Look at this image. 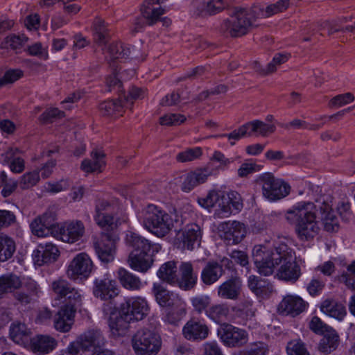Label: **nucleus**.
Listing matches in <instances>:
<instances>
[{
    "label": "nucleus",
    "mask_w": 355,
    "mask_h": 355,
    "mask_svg": "<svg viewBox=\"0 0 355 355\" xmlns=\"http://www.w3.org/2000/svg\"><path fill=\"white\" fill-rule=\"evenodd\" d=\"M289 55L286 53H277L273 57L272 61L269 62L266 68V73H273L277 67L288 61Z\"/></svg>",
    "instance_id": "nucleus-62"
},
{
    "label": "nucleus",
    "mask_w": 355,
    "mask_h": 355,
    "mask_svg": "<svg viewBox=\"0 0 355 355\" xmlns=\"http://www.w3.org/2000/svg\"><path fill=\"white\" fill-rule=\"evenodd\" d=\"M248 284L249 288L257 295L266 294L272 288L268 279L255 275L249 277Z\"/></svg>",
    "instance_id": "nucleus-46"
},
{
    "label": "nucleus",
    "mask_w": 355,
    "mask_h": 355,
    "mask_svg": "<svg viewBox=\"0 0 355 355\" xmlns=\"http://www.w3.org/2000/svg\"><path fill=\"white\" fill-rule=\"evenodd\" d=\"M105 166V154L96 150L92 152L91 159L83 161L81 169L85 173L101 172Z\"/></svg>",
    "instance_id": "nucleus-37"
},
{
    "label": "nucleus",
    "mask_w": 355,
    "mask_h": 355,
    "mask_svg": "<svg viewBox=\"0 0 355 355\" xmlns=\"http://www.w3.org/2000/svg\"><path fill=\"white\" fill-rule=\"evenodd\" d=\"M121 285L129 291H139L142 286L140 278L128 270L120 268L116 275Z\"/></svg>",
    "instance_id": "nucleus-38"
},
{
    "label": "nucleus",
    "mask_w": 355,
    "mask_h": 355,
    "mask_svg": "<svg viewBox=\"0 0 355 355\" xmlns=\"http://www.w3.org/2000/svg\"><path fill=\"white\" fill-rule=\"evenodd\" d=\"M153 252H130L128 263L132 270L145 273L153 265Z\"/></svg>",
    "instance_id": "nucleus-32"
},
{
    "label": "nucleus",
    "mask_w": 355,
    "mask_h": 355,
    "mask_svg": "<svg viewBox=\"0 0 355 355\" xmlns=\"http://www.w3.org/2000/svg\"><path fill=\"white\" fill-rule=\"evenodd\" d=\"M202 239V230L200 227L191 223L186 225L176 235L177 244L178 248L182 250H192L199 247Z\"/></svg>",
    "instance_id": "nucleus-16"
},
{
    "label": "nucleus",
    "mask_w": 355,
    "mask_h": 355,
    "mask_svg": "<svg viewBox=\"0 0 355 355\" xmlns=\"http://www.w3.org/2000/svg\"><path fill=\"white\" fill-rule=\"evenodd\" d=\"M186 304L184 300L166 307L164 320L171 324H177L186 314Z\"/></svg>",
    "instance_id": "nucleus-40"
},
{
    "label": "nucleus",
    "mask_w": 355,
    "mask_h": 355,
    "mask_svg": "<svg viewBox=\"0 0 355 355\" xmlns=\"http://www.w3.org/2000/svg\"><path fill=\"white\" fill-rule=\"evenodd\" d=\"M92 31L94 42L98 46L105 45L108 39V33L104 21L100 18L95 19Z\"/></svg>",
    "instance_id": "nucleus-48"
},
{
    "label": "nucleus",
    "mask_w": 355,
    "mask_h": 355,
    "mask_svg": "<svg viewBox=\"0 0 355 355\" xmlns=\"http://www.w3.org/2000/svg\"><path fill=\"white\" fill-rule=\"evenodd\" d=\"M103 52L106 58L111 61L128 58L131 54L130 48L121 42L110 43Z\"/></svg>",
    "instance_id": "nucleus-39"
},
{
    "label": "nucleus",
    "mask_w": 355,
    "mask_h": 355,
    "mask_svg": "<svg viewBox=\"0 0 355 355\" xmlns=\"http://www.w3.org/2000/svg\"><path fill=\"white\" fill-rule=\"evenodd\" d=\"M308 304L299 296L288 295L278 306V311L284 315L295 317L305 311Z\"/></svg>",
    "instance_id": "nucleus-23"
},
{
    "label": "nucleus",
    "mask_w": 355,
    "mask_h": 355,
    "mask_svg": "<svg viewBox=\"0 0 355 355\" xmlns=\"http://www.w3.org/2000/svg\"><path fill=\"white\" fill-rule=\"evenodd\" d=\"M94 220L102 233L116 234L118 227L126 223L128 215L115 200H98L95 205Z\"/></svg>",
    "instance_id": "nucleus-5"
},
{
    "label": "nucleus",
    "mask_w": 355,
    "mask_h": 355,
    "mask_svg": "<svg viewBox=\"0 0 355 355\" xmlns=\"http://www.w3.org/2000/svg\"><path fill=\"white\" fill-rule=\"evenodd\" d=\"M145 94L146 92L144 89L134 86L129 89L128 94L127 96H124L122 101L125 104V107L126 108H131L134 101L144 98Z\"/></svg>",
    "instance_id": "nucleus-54"
},
{
    "label": "nucleus",
    "mask_w": 355,
    "mask_h": 355,
    "mask_svg": "<svg viewBox=\"0 0 355 355\" xmlns=\"http://www.w3.org/2000/svg\"><path fill=\"white\" fill-rule=\"evenodd\" d=\"M94 267L90 257L86 252H80L69 263L66 274L73 281L85 280L90 276Z\"/></svg>",
    "instance_id": "nucleus-8"
},
{
    "label": "nucleus",
    "mask_w": 355,
    "mask_h": 355,
    "mask_svg": "<svg viewBox=\"0 0 355 355\" xmlns=\"http://www.w3.org/2000/svg\"><path fill=\"white\" fill-rule=\"evenodd\" d=\"M152 293L155 301L162 307H170L171 305L182 301L183 300L176 293L167 290L162 284L154 283Z\"/></svg>",
    "instance_id": "nucleus-28"
},
{
    "label": "nucleus",
    "mask_w": 355,
    "mask_h": 355,
    "mask_svg": "<svg viewBox=\"0 0 355 355\" xmlns=\"http://www.w3.org/2000/svg\"><path fill=\"white\" fill-rule=\"evenodd\" d=\"M51 288L58 300H63V302L69 301L67 304H73V306L82 300L80 291L71 286V284L64 279H58L51 283Z\"/></svg>",
    "instance_id": "nucleus-18"
},
{
    "label": "nucleus",
    "mask_w": 355,
    "mask_h": 355,
    "mask_svg": "<svg viewBox=\"0 0 355 355\" xmlns=\"http://www.w3.org/2000/svg\"><path fill=\"white\" fill-rule=\"evenodd\" d=\"M319 344L320 352L329 354L334 351L339 345V336L332 328L323 334Z\"/></svg>",
    "instance_id": "nucleus-41"
},
{
    "label": "nucleus",
    "mask_w": 355,
    "mask_h": 355,
    "mask_svg": "<svg viewBox=\"0 0 355 355\" xmlns=\"http://www.w3.org/2000/svg\"><path fill=\"white\" fill-rule=\"evenodd\" d=\"M119 239L117 234L102 233L100 238L94 241L95 252L102 262L109 263L114 260Z\"/></svg>",
    "instance_id": "nucleus-12"
},
{
    "label": "nucleus",
    "mask_w": 355,
    "mask_h": 355,
    "mask_svg": "<svg viewBox=\"0 0 355 355\" xmlns=\"http://www.w3.org/2000/svg\"><path fill=\"white\" fill-rule=\"evenodd\" d=\"M39 180L40 175L38 171L27 172L21 177L19 184L22 189H28L35 186Z\"/></svg>",
    "instance_id": "nucleus-57"
},
{
    "label": "nucleus",
    "mask_w": 355,
    "mask_h": 355,
    "mask_svg": "<svg viewBox=\"0 0 355 355\" xmlns=\"http://www.w3.org/2000/svg\"><path fill=\"white\" fill-rule=\"evenodd\" d=\"M210 330L204 320L192 318L182 328V335L187 340L202 341L205 340Z\"/></svg>",
    "instance_id": "nucleus-20"
},
{
    "label": "nucleus",
    "mask_w": 355,
    "mask_h": 355,
    "mask_svg": "<svg viewBox=\"0 0 355 355\" xmlns=\"http://www.w3.org/2000/svg\"><path fill=\"white\" fill-rule=\"evenodd\" d=\"M26 51L31 56H36L44 60L49 58L47 47L44 46L41 42H35L28 46Z\"/></svg>",
    "instance_id": "nucleus-58"
},
{
    "label": "nucleus",
    "mask_w": 355,
    "mask_h": 355,
    "mask_svg": "<svg viewBox=\"0 0 355 355\" xmlns=\"http://www.w3.org/2000/svg\"><path fill=\"white\" fill-rule=\"evenodd\" d=\"M64 116V112L58 108H49L42 114L40 120L44 123H51L55 119H60Z\"/></svg>",
    "instance_id": "nucleus-63"
},
{
    "label": "nucleus",
    "mask_w": 355,
    "mask_h": 355,
    "mask_svg": "<svg viewBox=\"0 0 355 355\" xmlns=\"http://www.w3.org/2000/svg\"><path fill=\"white\" fill-rule=\"evenodd\" d=\"M254 264L259 274L272 275L279 266L275 277L286 282H295L301 275L299 265L295 261V252L284 242L275 243L273 248L257 245L252 250Z\"/></svg>",
    "instance_id": "nucleus-1"
},
{
    "label": "nucleus",
    "mask_w": 355,
    "mask_h": 355,
    "mask_svg": "<svg viewBox=\"0 0 355 355\" xmlns=\"http://www.w3.org/2000/svg\"><path fill=\"white\" fill-rule=\"evenodd\" d=\"M138 218L149 232L159 238L168 235L173 227L181 225L182 220L176 213H167L162 208L149 204L138 213Z\"/></svg>",
    "instance_id": "nucleus-4"
},
{
    "label": "nucleus",
    "mask_w": 355,
    "mask_h": 355,
    "mask_svg": "<svg viewBox=\"0 0 355 355\" xmlns=\"http://www.w3.org/2000/svg\"><path fill=\"white\" fill-rule=\"evenodd\" d=\"M132 346L136 355H157L161 349L162 339L154 330L144 328L134 335Z\"/></svg>",
    "instance_id": "nucleus-6"
},
{
    "label": "nucleus",
    "mask_w": 355,
    "mask_h": 355,
    "mask_svg": "<svg viewBox=\"0 0 355 355\" xmlns=\"http://www.w3.org/2000/svg\"><path fill=\"white\" fill-rule=\"evenodd\" d=\"M119 292L116 281L109 274L94 280L92 293L96 298L103 301H111L119 295Z\"/></svg>",
    "instance_id": "nucleus-13"
},
{
    "label": "nucleus",
    "mask_w": 355,
    "mask_h": 355,
    "mask_svg": "<svg viewBox=\"0 0 355 355\" xmlns=\"http://www.w3.org/2000/svg\"><path fill=\"white\" fill-rule=\"evenodd\" d=\"M320 209L324 230L329 232H337L339 229V224L338 218L332 209V205L323 202Z\"/></svg>",
    "instance_id": "nucleus-36"
},
{
    "label": "nucleus",
    "mask_w": 355,
    "mask_h": 355,
    "mask_svg": "<svg viewBox=\"0 0 355 355\" xmlns=\"http://www.w3.org/2000/svg\"><path fill=\"white\" fill-rule=\"evenodd\" d=\"M262 187V193L271 201L282 199L288 195L290 186L284 181L275 178L270 173H264L259 178Z\"/></svg>",
    "instance_id": "nucleus-7"
},
{
    "label": "nucleus",
    "mask_w": 355,
    "mask_h": 355,
    "mask_svg": "<svg viewBox=\"0 0 355 355\" xmlns=\"http://www.w3.org/2000/svg\"><path fill=\"white\" fill-rule=\"evenodd\" d=\"M206 316L220 325L233 320L230 306L224 302L211 304L206 311Z\"/></svg>",
    "instance_id": "nucleus-34"
},
{
    "label": "nucleus",
    "mask_w": 355,
    "mask_h": 355,
    "mask_svg": "<svg viewBox=\"0 0 355 355\" xmlns=\"http://www.w3.org/2000/svg\"><path fill=\"white\" fill-rule=\"evenodd\" d=\"M218 336L226 347H241L248 341V334L243 329L229 323H223L217 331Z\"/></svg>",
    "instance_id": "nucleus-9"
},
{
    "label": "nucleus",
    "mask_w": 355,
    "mask_h": 355,
    "mask_svg": "<svg viewBox=\"0 0 355 355\" xmlns=\"http://www.w3.org/2000/svg\"><path fill=\"white\" fill-rule=\"evenodd\" d=\"M288 5V0H279L268 6L265 10L258 6L250 8H236L230 17L223 21L220 30L231 37L242 36L248 32L257 18L282 12L286 10Z\"/></svg>",
    "instance_id": "nucleus-2"
},
{
    "label": "nucleus",
    "mask_w": 355,
    "mask_h": 355,
    "mask_svg": "<svg viewBox=\"0 0 355 355\" xmlns=\"http://www.w3.org/2000/svg\"><path fill=\"white\" fill-rule=\"evenodd\" d=\"M288 355H311L306 344L300 339H293L286 345Z\"/></svg>",
    "instance_id": "nucleus-51"
},
{
    "label": "nucleus",
    "mask_w": 355,
    "mask_h": 355,
    "mask_svg": "<svg viewBox=\"0 0 355 355\" xmlns=\"http://www.w3.org/2000/svg\"><path fill=\"white\" fill-rule=\"evenodd\" d=\"M21 286L18 276L13 274L3 275L0 277V297L4 294L12 293Z\"/></svg>",
    "instance_id": "nucleus-44"
},
{
    "label": "nucleus",
    "mask_w": 355,
    "mask_h": 355,
    "mask_svg": "<svg viewBox=\"0 0 355 355\" xmlns=\"http://www.w3.org/2000/svg\"><path fill=\"white\" fill-rule=\"evenodd\" d=\"M54 238L68 243L80 240L85 234V226L80 220H72L57 224L54 230Z\"/></svg>",
    "instance_id": "nucleus-14"
},
{
    "label": "nucleus",
    "mask_w": 355,
    "mask_h": 355,
    "mask_svg": "<svg viewBox=\"0 0 355 355\" xmlns=\"http://www.w3.org/2000/svg\"><path fill=\"white\" fill-rule=\"evenodd\" d=\"M220 237L227 245L239 243L246 234V228L243 223L236 220H229L220 223L218 226Z\"/></svg>",
    "instance_id": "nucleus-17"
},
{
    "label": "nucleus",
    "mask_w": 355,
    "mask_h": 355,
    "mask_svg": "<svg viewBox=\"0 0 355 355\" xmlns=\"http://www.w3.org/2000/svg\"><path fill=\"white\" fill-rule=\"evenodd\" d=\"M103 312L105 314H110L108 324L112 334L117 336L124 335L130 327V322L132 320L122 314L121 309L117 313L115 311V306H112V304L104 305Z\"/></svg>",
    "instance_id": "nucleus-19"
},
{
    "label": "nucleus",
    "mask_w": 355,
    "mask_h": 355,
    "mask_svg": "<svg viewBox=\"0 0 355 355\" xmlns=\"http://www.w3.org/2000/svg\"><path fill=\"white\" fill-rule=\"evenodd\" d=\"M230 201V198H226L225 193L220 190H211L206 197L198 199L199 205L205 208L216 207V214L220 218L227 217L232 214Z\"/></svg>",
    "instance_id": "nucleus-10"
},
{
    "label": "nucleus",
    "mask_w": 355,
    "mask_h": 355,
    "mask_svg": "<svg viewBox=\"0 0 355 355\" xmlns=\"http://www.w3.org/2000/svg\"><path fill=\"white\" fill-rule=\"evenodd\" d=\"M177 266L173 261L164 263L157 272V277L170 284L178 283Z\"/></svg>",
    "instance_id": "nucleus-42"
},
{
    "label": "nucleus",
    "mask_w": 355,
    "mask_h": 355,
    "mask_svg": "<svg viewBox=\"0 0 355 355\" xmlns=\"http://www.w3.org/2000/svg\"><path fill=\"white\" fill-rule=\"evenodd\" d=\"M248 134L249 132L248 131L246 125L245 123L229 134L219 135L215 136V137H227L230 141V144L232 146H234L235 144L236 141H238L243 137H248Z\"/></svg>",
    "instance_id": "nucleus-55"
},
{
    "label": "nucleus",
    "mask_w": 355,
    "mask_h": 355,
    "mask_svg": "<svg viewBox=\"0 0 355 355\" xmlns=\"http://www.w3.org/2000/svg\"><path fill=\"white\" fill-rule=\"evenodd\" d=\"M354 101V96L351 92H347L339 94L331 99L329 106L334 107H340L349 104Z\"/></svg>",
    "instance_id": "nucleus-60"
},
{
    "label": "nucleus",
    "mask_w": 355,
    "mask_h": 355,
    "mask_svg": "<svg viewBox=\"0 0 355 355\" xmlns=\"http://www.w3.org/2000/svg\"><path fill=\"white\" fill-rule=\"evenodd\" d=\"M247 130L249 132L248 136L253 134L256 135L266 136L268 134L272 133L275 130V127L273 125L266 124L259 120H254L252 121L245 123Z\"/></svg>",
    "instance_id": "nucleus-47"
},
{
    "label": "nucleus",
    "mask_w": 355,
    "mask_h": 355,
    "mask_svg": "<svg viewBox=\"0 0 355 355\" xmlns=\"http://www.w3.org/2000/svg\"><path fill=\"white\" fill-rule=\"evenodd\" d=\"M232 263V260L227 257H223L219 261H208L201 271L202 282L206 286L215 284L225 274V268H230Z\"/></svg>",
    "instance_id": "nucleus-15"
},
{
    "label": "nucleus",
    "mask_w": 355,
    "mask_h": 355,
    "mask_svg": "<svg viewBox=\"0 0 355 355\" xmlns=\"http://www.w3.org/2000/svg\"><path fill=\"white\" fill-rule=\"evenodd\" d=\"M126 245L132 248L131 252H157L159 245L153 244L149 240L133 232H128L125 236Z\"/></svg>",
    "instance_id": "nucleus-24"
},
{
    "label": "nucleus",
    "mask_w": 355,
    "mask_h": 355,
    "mask_svg": "<svg viewBox=\"0 0 355 355\" xmlns=\"http://www.w3.org/2000/svg\"><path fill=\"white\" fill-rule=\"evenodd\" d=\"M29 333L28 329L24 323L13 322L10 327V338L18 344L25 342Z\"/></svg>",
    "instance_id": "nucleus-49"
},
{
    "label": "nucleus",
    "mask_w": 355,
    "mask_h": 355,
    "mask_svg": "<svg viewBox=\"0 0 355 355\" xmlns=\"http://www.w3.org/2000/svg\"><path fill=\"white\" fill-rule=\"evenodd\" d=\"M201 155L202 150L200 148H189L179 153L176 156V159L179 162H191L198 158Z\"/></svg>",
    "instance_id": "nucleus-56"
},
{
    "label": "nucleus",
    "mask_w": 355,
    "mask_h": 355,
    "mask_svg": "<svg viewBox=\"0 0 355 355\" xmlns=\"http://www.w3.org/2000/svg\"><path fill=\"white\" fill-rule=\"evenodd\" d=\"M58 345L56 339L49 335H37L31 339L30 347L37 354H46L53 351Z\"/></svg>",
    "instance_id": "nucleus-30"
},
{
    "label": "nucleus",
    "mask_w": 355,
    "mask_h": 355,
    "mask_svg": "<svg viewBox=\"0 0 355 355\" xmlns=\"http://www.w3.org/2000/svg\"><path fill=\"white\" fill-rule=\"evenodd\" d=\"M22 76L23 72L19 69H10L7 71L4 75L0 78V87L8 84L13 83L22 77Z\"/></svg>",
    "instance_id": "nucleus-61"
},
{
    "label": "nucleus",
    "mask_w": 355,
    "mask_h": 355,
    "mask_svg": "<svg viewBox=\"0 0 355 355\" xmlns=\"http://www.w3.org/2000/svg\"><path fill=\"white\" fill-rule=\"evenodd\" d=\"M269 353L268 345L263 342H254L250 347L241 352L239 355H268Z\"/></svg>",
    "instance_id": "nucleus-53"
},
{
    "label": "nucleus",
    "mask_w": 355,
    "mask_h": 355,
    "mask_svg": "<svg viewBox=\"0 0 355 355\" xmlns=\"http://www.w3.org/2000/svg\"><path fill=\"white\" fill-rule=\"evenodd\" d=\"M180 278L178 284L183 290L189 291L195 287L198 281V275L193 271L191 262H182L179 266Z\"/></svg>",
    "instance_id": "nucleus-29"
},
{
    "label": "nucleus",
    "mask_w": 355,
    "mask_h": 355,
    "mask_svg": "<svg viewBox=\"0 0 355 355\" xmlns=\"http://www.w3.org/2000/svg\"><path fill=\"white\" fill-rule=\"evenodd\" d=\"M27 41L28 38L24 35H11L5 38L1 43V47L17 50L21 49Z\"/></svg>",
    "instance_id": "nucleus-52"
},
{
    "label": "nucleus",
    "mask_w": 355,
    "mask_h": 355,
    "mask_svg": "<svg viewBox=\"0 0 355 355\" xmlns=\"http://www.w3.org/2000/svg\"><path fill=\"white\" fill-rule=\"evenodd\" d=\"M211 298L207 295H199L191 299V303L193 310L198 314L205 312L206 315V311L211 306Z\"/></svg>",
    "instance_id": "nucleus-50"
},
{
    "label": "nucleus",
    "mask_w": 355,
    "mask_h": 355,
    "mask_svg": "<svg viewBox=\"0 0 355 355\" xmlns=\"http://www.w3.org/2000/svg\"><path fill=\"white\" fill-rule=\"evenodd\" d=\"M83 350H98L105 343L104 338L98 330H89L77 338Z\"/></svg>",
    "instance_id": "nucleus-31"
},
{
    "label": "nucleus",
    "mask_w": 355,
    "mask_h": 355,
    "mask_svg": "<svg viewBox=\"0 0 355 355\" xmlns=\"http://www.w3.org/2000/svg\"><path fill=\"white\" fill-rule=\"evenodd\" d=\"M34 259L39 266L55 262L60 256L58 246L52 243H40L33 252Z\"/></svg>",
    "instance_id": "nucleus-25"
},
{
    "label": "nucleus",
    "mask_w": 355,
    "mask_h": 355,
    "mask_svg": "<svg viewBox=\"0 0 355 355\" xmlns=\"http://www.w3.org/2000/svg\"><path fill=\"white\" fill-rule=\"evenodd\" d=\"M120 307L122 314L136 321L144 319L150 309L147 300L141 296L126 297Z\"/></svg>",
    "instance_id": "nucleus-11"
},
{
    "label": "nucleus",
    "mask_w": 355,
    "mask_h": 355,
    "mask_svg": "<svg viewBox=\"0 0 355 355\" xmlns=\"http://www.w3.org/2000/svg\"><path fill=\"white\" fill-rule=\"evenodd\" d=\"M316 205L309 201H301L285 213V219L295 227V232L302 241H309L315 237L320 231L316 220Z\"/></svg>",
    "instance_id": "nucleus-3"
},
{
    "label": "nucleus",
    "mask_w": 355,
    "mask_h": 355,
    "mask_svg": "<svg viewBox=\"0 0 355 355\" xmlns=\"http://www.w3.org/2000/svg\"><path fill=\"white\" fill-rule=\"evenodd\" d=\"M320 309L327 315L338 321H342L347 314L345 306L332 298L324 300L320 305Z\"/></svg>",
    "instance_id": "nucleus-35"
},
{
    "label": "nucleus",
    "mask_w": 355,
    "mask_h": 355,
    "mask_svg": "<svg viewBox=\"0 0 355 355\" xmlns=\"http://www.w3.org/2000/svg\"><path fill=\"white\" fill-rule=\"evenodd\" d=\"M50 214H44L41 216L35 218L31 223V228L33 233L38 237H54V230L57 224L51 223L49 219Z\"/></svg>",
    "instance_id": "nucleus-33"
},
{
    "label": "nucleus",
    "mask_w": 355,
    "mask_h": 355,
    "mask_svg": "<svg viewBox=\"0 0 355 355\" xmlns=\"http://www.w3.org/2000/svg\"><path fill=\"white\" fill-rule=\"evenodd\" d=\"M242 286V281L239 277H231L217 287V296L222 300H237L241 296Z\"/></svg>",
    "instance_id": "nucleus-22"
},
{
    "label": "nucleus",
    "mask_w": 355,
    "mask_h": 355,
    "mask_svg": "<svg viewBox=\"0 0 355 355\" xmlns=\"http://www.w3.org/2000/svg\"><path fill=\"white\" fill-rule=\"evenodd\" d=\"M211 175V170L209 167L197 168L187 173L181 184L182 191L189 193L200 184L207 182Z\"/></svg>",
    "instance_id": "nucleus-21"
},
{
    "label": "nucleus",
    "mask_w": 355,
    "mask_h": 355,
    "mask_svg": "<svg viewBox=\"0 0 355 355\" xmlns=\"http://www.w3.org/2000/svg\"><path fill=\"white\" fill-rule=\"evenodd\" d=\"M166 0H145L141 7V12L148 25L154 24L164 13L162 4Z\"/></svg>",
    "instance_id": "nucleus-27"
},
{
    "label": "nucleus",
    "mask_w": 355,
    "mask_h": 355,
    "mask_svg": "<svg viewBox=\"0 0 355 355\" xmlns=\"http://www.w3.org/2000/svg\"><path fill=\"white\" fill-rule=\"evenodd\" d=\"M16 251L14 239L7 235H0V262H5L11 259Z\"/></svg>",
    "instance_id": "nucleus-43"
},
{
    "label": "nucleus",
    "mask_w": 355,
    "mask_h": 355,
    "mask_svg": "<svg viewBox=\"0 0 355 355\" xmlns=\"http://www.w3.org/2000/svg\"><path fill=\"white\" fill-rule=\"evenodd\" d=\"M186 117L180 114H166L160 117L159 123L162 125H179L184 123Z\"/></svg>",
    "instance_id": "nucleus-59"
},
{
    "label": "nucleus",
    "mask_w": 355,
    "mask_h": 355,
    "mask_svg": "<svg viewBox=\"0 0 355 355\" xmlns=\"http://www.w3.org/2000/svg\"><path fill=\"white\" fill-rule=\"evenodd\" d=\"M324 286L325 284L324 282L318 279L313 278L307 284L306 290L310 295L315 297L322 293Z\"/></svg>",
    "instance_id": "nucleus-64"
},
{
    "label": "nucleus",
    "mask_w": 355,
    "mask_h": 355,
    "mask_svg": "<svg viewBox=\"0 0 355 355\" xmlns=\"http://www.w3.org/2000/svg\"><path fill=\"white\" fill-rule=\"evenodd\" d=\"M76 311V308L73 304L63 306L55 316V329L61 332H68L73 323Z\"/></svg>",
    "instance_id": "nucleus-26"
},
{
    "label": "nucleus",
    "mask_w": 355,
    "mask_h": 355,
    "mask_svg": "<svg viewBox=\"0 0 355 355\" xmlns=\"http://www.w3.org/2000/svg\"><path fill=\"white\" fill-rule=\"evenodd\" d=\"M125 107L122 98L117 101H106L99 105L101 113L105 116H121Z\"/></svg>",
    "instance_id": "nucleus-45"
}]
</instances>
